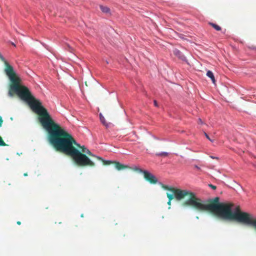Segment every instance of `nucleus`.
<instances>
[{"mask_svg": "<svg viewBox=\"0 0 256 256\" xmlns=\"http://www.w3.org/2000/svg\"><path fill=\"white\" fill-rule=\"evenodd\" d=\"M249 48L252 50H256V47L255 46H249Z\"/></svg>", "mask_w": 256, "mask_h": 256, "instance_id": "obj_28", "label": "nucleus"}, {"mask_svg": "<svg viewBox=\"0 0 256 256\" xmlns=\"http://www.w3.org/2000/svg\"><path fill=\"white\" fill-rule=\"evenodd\" d=\"M100 10L104 13L110 14V8L108 7V6H104L100 5Z\"/></svg>", "mask_w": 256, "mask_h": 256, "instance_id": "obj_10", "label": "nucleus"}, {"mask_svg": "<svg viewBox=\"0 0 256 256\" xmlns=\"http://www.w3.org/2000/svg\"><path fill=\"white\" fill-rule=\"evenodd\" d=\"M138 169L139 170V172L144 174L145 179L150 182L151 184L158 183L159 184V182H158L156 176L149 171L147 170H143L140 168H138Z\"/></svg>", "mask_w": 256, "mask_h": 256, "instance_id": "obj_6", "label": "nucleus"}, {"mask_svg": "<svg viewBox=\"0 0 256 256\" xmlns=\"http://www.w3.org/2000/svg\"><path fill=\"white\" fill-rule=\"evenodd\" d=\"M17 154L20 155V153H17Z\"/></svg>", "mask_w": 256, "mask_h": 256, "instance_id": "obj_38", "label": "nucleus"}, {"mask_svg": "<svg viewBox=\"0 0 256 256\" xmlns=\"http://www.w3.org/2000/svg\"><path fill=\"white\" fill-rule=\"evenodd\" d=\"M41 44L48 51H49L50 52H53V48L50 47V46H49L48 45L46 44H45L44 42H40Z\"/></svg>", "mask_w": 256, "mask_h": 256, "instance_id": "obj_13", "label": "nucleus"}, {"mask_svg": "<svg viewBox=\"0 0 256 256\" xmlns=\"http://www.w3.org/2000/svg\"><path fill=\"white\" fill-rule=\"evenodd\" d=\"M206 75L209 78H210V80L212 81V82L214 84H216V80L214 73L212 72V71H211L210 70H207Z\"/></svg>", "mask_w": 256, "mask_h": 256, "instance_id": "obj_9", "label": "nucleus"}, {"mask_svg": "<svg viewBox=\"0 0 256 256\" xmlns=\"http://www.w3.org/2000/svg\"><path fill=\"white\" fill-rule=\"evenodd\" d=\"M154 104L155 106H156V107H158V102H157V101L156 100H154Z\"/></svg>", "mask_w": 256, "mask_h": 256, "instance_id": "obj_23", "label": "nucleus"}, {"mask_svg": "<svg viewBox=\"0 0 256 256\" xmlns=\"http://www.w3.org/2000/svg\"><path fill=\"white\" fill-rule=\"evenodd\" d=\"M138 168H138V167L136 166V167L135 168V170H137L139 171V170L138 169Z\"/></svg>", "mask_w": 256, "mask_h": 256, "instance_id": "obj_34", "label": "nucleus"}, {"mask_svg": "<svg viewBox=\"0 0 256 256\" xmlns=\"http://www.w3.org/2000/svg\"><path fill=\"white\" fill-rule=\"evenodd\" d=\"M122 166V164L118 162H117L115 165L116 168L118 170H121Z\"/></svg>", "mask_w": 256, "mask_h": 256, "instance_id": "obj_18", "label": "nucleus"}, {"mask_svg": "<svg viewBox=\"0 0 256 256\" xmlns=\"http://www.w3.org/2000/svg\"><path fill=\"white\" fill-rule=\"evenodd\" d=\"M0 59L4 62L5 65L7 68L5 69L4 71L6 74L8 76L10 82H14V76L13 74L14 68L6 60L4 56L0 53Z\"/></svg>", "mask_w": 256, "mask_h": 256, "instance_id": "obj_5", "label": "nucleus"}, {"mask_svg": "<svg viewBox=\"0 0 256 256\" xmlns=\"http://www.w3.org/2000/svg\"><path fill=\"white\" fill-rule=\"evenodd\" d=\"M167 196L168 198V200H172L174 198H175V193L172 192V193L167 192L166 193Z\"/></svg>", "mask_w": 256, "mask_h": 256, "instance_id": "obj_16", "label": "nucleus"}, {"mask_svg": "<svg viewBox=\"0 0 256 256\" xmlns=\"http://www.w3.org/2000/svg\"><path fill=\"white\" fill-rule=\"evenodd\" d=\"M96 158L99 160H102L104 162V164L106 165H108V164H110L113 163V162L110 160H104L102 158L98 156H96Z\"/></svg>", "mask_w": 256, "mask_h": 256, "instance_id": "obj_15", "label": "nucleus"}, {"mask_svg": "<svg viewBox=\"0 0 256 256\" xmlns=\"http://www.w3.org/2000/svg\"><path fill=\"white\" fill-rule=\"evenodd\" d=\"M204 136H206V138L208 140H209L211 142H214V140H212V139H211V138H210V137L208 135V134L206 132H204Z\"/></svg>", "mask_w": 256, "mask_h": 256, "instance_id": "obj_19", "label": "nucleus"}, {"mask_svg": "<svg viewBox=\"0 0 256 256\" xmlns=\"http://www.w3.org/2000/svg\"><path fill=\"white\" fill-rule=\"evenodd\" d=\"M3 120L2 118L0 116V127L2 126Z\"/></svg>", "mask_w": 256, "mask_h": 256, "instance_id": "obj_25", "label": "nucleus"}, {"mask_svg": "<svg viewBox=\"0 0 256 256\" xmlns=\"http://www.w3.org/2000/svg\"><path fill=\"white\" fill-rule=\"evenodd\" d=\"M178 37L181 38V39H182V40H186L185 38H184V35L182 34H178Z\"/></svg>", "mask_w": 256, "mask_h": 256, "instance_id": "obj_20", "label": "nucleus"}, {"mask_svg": "<svg viewBox=\"0 0 256 256\" xmlns=\"http://www.w3.org/2000/svg\"><path fill=\"white\" fill-rule=\"evenodd\" d=\"M24 176H27V174H24Z\"/></svg>", "mask_w": 256, "mask_h": 256, "instance_id": "obj_37", "label": "nucleus"}, {"mask_svg": "<svg viewBox=\"0 0 256 256\" xmlns=\"http://www.w3.org/2000/svg\"><path fill=\"white\" fill-rule=\"evenodd\" d=\"M66 46H68V49H69L70 50H72V46H71L69 44H66Z\"/></svg>", "mask_w": 256, "mask_h": 256, "instance_id": "obj_26", "label": "nucleus"}, {"mask_svg": "<svg viewBox=\"0 0 256 256\" xmlns=\"http://www.w3.org/2000/svg\"><path fill=\"white\" fill-rule=\"evenodd\" d=\"M11 44H12V45H13L14 46H16L14 43V42H11Z\"/></svg>", "mask_w": 256, "mask_h": 256, "instance_id": "obj_32", "label": "nucleus"}, {"mask_svg": "<svg viewBox=\"0 0 256 256\" xmlns=\"http://www.w3.org/2000/svg\"><path fill=\"white\" fill-rule=\"evenodd\" d=\"M17 154L20 155V153H17Z\"/></svg>", "mask_w": 256, "mask_h": 256, "instance_id": "obj_39", "label": "nucleus"}, {"mask_svg": "<svg viewBox=\"0 0 256 256\" xmlns=\"http://www.w3.org/2000/svg\"><path fill=\"white\" fill-rule=\"evenodd\" d=\"M208 186L212 190H216V186H215L212 184H209Z\"/></svg>", "mask_w": 256, "mask_h": 256, "instance_id": "obj_21", "label": "nucleus"}, {"mask_svg": "<svg viewBox=\"0 0 256 256\" xmlns=\"http://www.w3.org/2000/svg\"><path fill=\"white\" fill-rule=\"evenodd\" d=\"M198 123L200 124H204V122H202V120L200 118H198Z\"/></svg>", "mask_w": 256, "mask_h": 256, "instance_id": "obj_24", "label": "nucleus"}, {"mask_svg": "<svg viewBox=\"0 0 256 256\" xmlns=\"http://www.w3.org/2000/svg\"><path fill=\"white\" fill-rule=\"evenodd\" d=\"M6 144L2 140L1 138L0 137V146H6Z\"/></svg>", "mask_w": 256, "mask_h": 256, "instance_id": "obj_22", "label": "nucleus"}, {"mask_svg": "<svg viewBox=\"0 0 256 256\" xmlns=\"http://www.w3.org/2000/svg\"><path fill=\"white\" fill-rule=\"evenodd\" d=\"M174 54L180 60L188 64H190L186 56L184 54L179 50L176 48L174 50Z\"/></svg>", "mask_w": 256, "mask_h": 256, "instance_id": "obj_7", "label": "nucleus"}, {"mask_svg": "<svg viewBox=\"0 0 256 256\" xmlns=\"http://www.w3.org/2000/svg\"><path fill=\"white\" fill-rule=\"evenodd\" d=\"M168 152H159V153H158L156 154V156H168Z\"/></svg>", "mask_w": 256, "mask_h": 256, "instance_id": "obj_17", "label": "nucleus"}, {"mask_svg": "<svg viewBox=\"0 0 256 256\" xmlns=\"http://www.w3.org/2000/svg\"><path fill=\"white\" fill-rule=\"evenodd\" d=\"M14 82H11L13 84L10 86V90L8 95L9 97L13 98L14 92L20 98L27 104L33 112L40 116H42L46 110L43 106L40 100L36 98L31 90L26 86L21 84L14 76Z\"/></svg>", "mask_w": 256, "mask_h": 256, "instance_id": "obj_3", "label": "nucleus"}, {"mask_svg": "<svg viewBox=\"0 0 256 256\" xmlns=\"http://www.w3.org/2000/svg\"><path fill=\"white\" fill-rule=\"evenodd\" d=\"M70 140L72 141V150L76 149L74 148L73 144H74L75 145H76V146H78V147H81L80 144L74 140V138L72 136L71 134H70Z\"/></svg>", "mask_w": 256, "mask_h": 256, "instance_id": "obj_14", "label": "nucleus"}, {"mask_svg": "<svg viewBox=\"0 0 256 256\" xmlns=\"http://www.w3.org/2000/svg\"><path fill=\"white\" fill-rule=\"evenodd\" d=\"M194 168H196L198 170H200V167L199 166H198V165H194Z\"/></svg>", "mask_w": 256, "mask_h": 256, "instance_id": "obj_27", "label": "nucleus"}, {"mask_svg": "<svg viewBox=\"0 0 256 256\" xmlns=\"http://www.w3.org/2000/svg\"><path fill=\"white\" fill-rule=\"evenodd\" d=\"M152 137H153L154 139H156V140H160L158 138L157 136H154V135H153V136H152Z\"/></svg>", "mask_w": 256, "mask_h": 256, "instance_id": "obj_29", "label": "nucleus"}, {"mask_svg": "<svg viewBox=\"0 0 256 256\" xmlns=\"http://www.w3.org/2000/svg\"><path fill=\"white\" fill-rule=\"evenodd\" d=\"M210 158H212L214 159V158H216L218 159V157H216V156H210Z\"/></svg>", "mask_w": 256, "mask_h": 256, "instance_id": "obj_31", "label": "nucleus"}, {"mask_svg": "<svg viewBox=\"0 0 256 256\" xmlns=\"http://www.w3.org/2000/svg\"><path fill=\"white\" fill-rule=\"evenodd\" d=\"M220 198L218 197H216L213 198H210L207 200H202V202L206 204H224L229 208V210L226 212V214L228 216V218H223L218 214H216L214 212L210 210H208L210 211L217 218L222 220L231 221L236 220L238 222H242L244 224L252 226L256 228V221H253L254 217L252 215L248 214L246 212H240L238 208L234 204L231 203H220Z\"/></svg>", "mask_w": 256, "mask_h": 256, "instance_id": "obj_4", "label": "nucleus"}, {"mask_svg": "<svg viewBox=\"0 0 256 256\" xmlns=\"http://www.w3.org/2000/svg\"><path fill=\"white\" fill-rule=\"evenodd\" d=\"M38 120L50 134V143L58 151L70 156L78 166H94V162L84 154L77 149L72 150L70 134L54 122L47 110L38 118Z\"/></svg>", "mask_w": 256, "mask_h": 256, "instance_id": "obj_1", "label": "nucleus"}, {"mask_svg": "<svg viewBox=\"0 0 256 256\" xmlns=\"http://www.w3.org/2000/svg\"><path fill=\"white\" fill-rule=\"evenodd\" d=\"M208 24L216 31H220L222 30L221 27L220 26H219L218 25L216 24L211 22H209Z\"/></svg>", "mask_w": 256, "mask_h": 256, "instance_id": "obj_12", "label": "nucleus"}, {"mask_svg": "<svg viewBox=\"0 0 256 256\" xmlns=\"http://www.w3.org/2000/svg\"><path fill=\"white\" fill-rule=\"evenodd\" d=\"M82 152L86 153V154H88L89 155L92 156H95V157L96 156L94 154H92L90 152V151L89 150H88L86 147H85L84 146H82Z\"/></svg>", "mask_w": 256, "mask_h": 256, "instance_id": "obj_11", "label": "nucleus"}, {"mask_svg": "<svg viewBox=\"0 0 256 256\" xmlns=\"http://www.w3.org/2000/svg\"><path fill=\"white\" fill-rule=\"evenodd\" d=\"M226 30H224V31L222 32V33L224 34L226 33Z\"/></svg>", "mask_w": 256, "mask_h": 256, "instance_id": "obj_33", "label": "nucleus"}, {"mask_svg": "<svg viewBox=\"0 0 256 256\" xmlns=\"http://www.w3.org/2000/svg\"><path fill=\"white\" fill-rule=\"evenodd\" d=\"M165 190H170L175 193V198L177 200L183 198L184 196L190 194V198L184 203V206H191L197 210H210L216 214L223 218H228L226 212L229 210V208L224 204H206L202 202V200L198 198L195 193L188 190H180L168 186L164 185L162 182H159Z\"/></svg>", "mask_w": 256, "mask_h": 256, "instance_id": "obj_2", "label": "nucleus"}, {"mask_svg": "<svg viewBox=\"0 0 256 256\" xmlns=\"http://www.w3.org/2000/svg\"><path fill=\"white\" fill-rule=\"evenodd\" d=\"M100 122L106 128H108L110 127V125L112 124L110 122H106V120H105V118H104V116L102 115V113H100Z\"/></svg>", "mask_w": 256, "mask_h": 256, "instance_id": "obj_8", "label": "nucleus"}, {"mask_svg": "<svg viewBox=\"0 0 256 256\" xmlns=\"http://www.w3.org/2000/svg\"><path fill=\"white\" fill-rule=\"evenodd\" d=\"M81 217H82V218L84 217V214H81Z\"/></svg>", "mask_w": 256, "mask_h": 256, "instance_id": "obj_36", "label": "nucleus"}, {"mask_svg": "<svg viewBox=\"0 0 256 256\" xmlns=\"http://www.w3.org/2000/svg\"><path fill=\"white\" fill-rule=\"evenodd\" d=\"M17 224H18V225L20 224V222H17Z\"/></svg>", "mask_w": 256, "mask_h": 256, "instance_id": "obj_35", "label": "nucleus"}, {"mask_svg": "<svg viewBox=\"0 0 256 256\" xmlns=\"http://www.w3.org/2000/svg\"><path fill=\"white\" fill-rule=\"evenodd\" d=\"M171 201H172V200H168V204L169 206H170V205L171 204Z\"/></svg>", "mask_w": 256, "mask_h": 256, "instance_id": "obj_30", "label": "nucleus"}]
</instances>
